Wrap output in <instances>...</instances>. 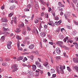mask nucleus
Segmentation results:
<instances>
[{
  "instance_id": "15",
  "label": "nucleus",
  "mask_w": 78,
  "mask_h": 78,
  "mask_svg": "<svg viewBox=\"0 0 78 78\" xmlns=\"http://www.w3.org/2000/svg\"><path fill=\"white\" fill-rule=\"evenodd\" d=\"M2 20L3 22H8V20L5 17L3 18Z\"/></svg>"
},
{
  "instance_id": "3",
  "label": "nucleus",
  "mask_w": 78,
  "mask_h": 78,
  "mask_svg": "<svg viewBox=\"0 0 78 78\" xmlns=\"http://www.w3.org/2000/svg\"><path fill=\"white\" fill-rule=\"evenodd\" d=\"M71 13L69 12H66V15H64L66 19H68V17H69Z\"/></svg>"
},
{
  "instance_id": "11",
  "label": "nucleus",
  "mask_w": 78,
  "mask_h": 78,
  "mask_svg": "<svg viewBox=\"0 0 78 78\" xmlns=\"http://www.w3.org/2000/svg\"><path fill=\"white\" fill-rule=\"evenodd\" d=\"M34 47V44H31L29 46V48L30 49H33Z\"/></svg>"
},
{
  "instance_id": "57",
  "label": "nucleus",
  "mask_w": 78,
  "mask_h": 78,
  "mask_svg": "<svg viewBox=\"0 0 78 78\" xmlns=\"http://www.w3.org/2000/svg\"><path fill=\"white\" fill-rule=\"evenodd\" d=\"M60 73H62V74H64V70H62L60 71Z\"/></svg>"
},
{
  "instance_id": "18",
  "label": "nucleus",
  "mask_w": 78,
  "mask_h": 78,
  "mask_svg": "<svg viewBox=\"0 0 78 78\" xmlns=\"http://www.w3.org/2000/svg\"><path fill=\"white\" fill-rule=\"evenodd\" d=\"M2 29L3 30V31H8L9 30L8 28H6L5 27H3Z\"/></svg>"
},
{
  "instance_id": "2",
  "label": "nucleus",
  "mask_w": 78,
  "mask_h": 78,
  "mask_svg": "<svg viewBox=\"0 0 78 78\" xmlns=\"http://www.w3.org/2000/svg\"><path fill=\"white\" fill-rule=\"evenodd\" d=\"M28 72L29 73V75H28V78H31V77H32L33 76L34 74H33V73L31 72V71L28 70Z\"/></svg>"
},
{
  "instance_id": "27",
  "label": "nucleus",
  "mask_w": 78,
  "mask_h": 78,
  "mask_svg": "<svg viewBox=\"0 0 78 78\" xmlns=\"http://www.w3.org/2000/svg\"><path fill=\"white\" fill-rule=\"evenodd\" d=\"M16 38L18 39V40H21V39H22L21 38V37H20V36H19V35H17L16 36Z\"/></svg>"
},
{
  "instance_id": "49",
  "label": "nucleus",
  "mask_w": 78,
  "mask_h": 78,
  "mask_svg": "<svg viewBox=\"0 0 78 78\" xmlns=\"http://www.w3.org/2000/svg\"><path fill=\"white\" fill-rule=\"evenodd\" d=\"M44 28H45V29H47L48 27H47V25H44Z\"/></svg>"
},
{
  "instance_id": "7",
  "label": "nucleus",
  "mask_w": 78,
  "mask_h": 78,
  "mask_svg": "<svg viewBox=\"0 0 78 78\" xmlns=\"http://www.w3.org/2000/svg\"><path fill=\"white\" fill-rule=\"evenodd\" d=\"M45 33L44 32H41L40 33V36L42 37H45Z\"/></svg>"
},
{
  "instance_id": "26",
  "label": "nucleus",
  "mask_w": 78,
  "mask_h": 78,
  "mask_svg": "<svg viewBox=\"0 0 78 78\" xmlns=\"http://www.w3.org/2000/svg\"><path fill=\"white\" fill-rule=\"evenodd\" d=\"M0 40L1 41H5V37L4 36H2L1 37Z\"/></svg>"
},
{
  "instance_id": "17",
  "label": "nucleus",
  "mask_w": 78,
  "mask_h": 78,
  "mask_svg": "<svg viewBox=\"0 0 78 78\" xmlns=\"http://www.w3.org/2000/svg\"><path fill=\"white\" fill-rule=\"evenodd\" d=\"M11 10H13L15 8V6L12 5L10 6V7L9 8Z\"/></svg>"
},
{
  "instance_id": "60",
  "label": "nucleus",
  "mask_w": 78,
  "mask_h": 78,
  "mask_svg": "<svg viewBox=\"0 0 78 78\" xmlns=\"http://www.w3.org/2000/svg\"><path fill=\"white\" fill-rule=\"evenodd\" d=\"M61 31L62 32H63V31H65L66 30H65V29H64V28H62L61 30Z\"/></svg>"
},
{
  "instance_id": "52",
  "label": "nucleus",
  "mask_w": 78,
  "mask_h": 78,
  "mask_svg": "<svg viewBox=\"0 0 78 78\" xmlns=\"http://www.w3.org/2000/svg\"><path fill=\"white\" fill-rule=\"evenodd\" d=\"M34 32V33H37V34H38V31H37V29H35V30Z\"/></svg>"
},
{
  "instance_id": "50",
  "label": "nucleus",
  "mask_w": 78,
  "mask_h": 78,
  "mask_svg": "<svg viewBox=\"0 0 78 78\" xmlns=\"http://www.w3.org/2000/svg\"><path fill=\"white\" fill-rule=\"evenodd\" d=\"M27 27V30L28 31H30V30H31V29L30 28V27Z\"/></svg>"
},
{
  "instance_id": "29",
  "label": "nucleus",
  "mask_w": 78,
  "mask_h": 78,
  "mask_svg": "<svg viewBox=\"0 0 78 78\" xmlns=\"http://www.w3.org/2000/svg\"><path fill=\"white\" fill-rule=\"evenodd\" d=\"M48 24L49 25H51V26H52V27H54L55 26V25H54V24H53V23H48Z\"/></svg>"
},
{
  "instance_id": "34",
  "label": "nucleus",
  "mask_w": 78,
  "mask_h": 78,
  "mask_svg": "<svg viewBox=\"0 0 78 78\" xmlns=\"http://www.w3.org/2000/svg\"><path fill=\"white\" fill-rule=\"evenodd\" d=\"M35 8H39V5H38V3H37V2H36L35 4Z\"/></svg>"
},
{
  "instance_id": "6",
  "label": "nucleus",
  "mask_w": 78,
  "mask_h": 78,
  "mask_svg": "<svg viewBox=\"0 0 78 78\" xmlns=\"http://www.w3.org/2000/svg\"><path fill=\"white\" fill-rule=\"evenodd\" d=\"M73 58V61L75 63H78V58Z\"/></svg>"
},
{
  "instance_id": "41",
  "label": "nucleus",
  "mask_w": 78,
  "mask_h": 78,
  "mask_svg": "<svg viewBox=\"0 0 78 78\" xmlns=\"http://www.w3.org/2000/svg\"><path fill=\"white\" fill-rule=\"evenodd\" d=\"M38 67H39V68H41L42 66H41V63H40L39 64L37 65Z\"/></svg>"
},
{
  "instance_id": "14",
  "label": "nucleus",
  "mask_w": 78,
  "mask_h": 78,
  "mask_svg": "<svg viewBox=\"0 0 78 78\" xmlns=\"http://www.w3.org/2000/svg\"><path fill=\"white\" fill-rule=\"evenodd\" d=\"M23 59V56H20L18 58V59L17 60V61H20V60H22Z\"/></svg>"
},
{
  "instance_id": "64",
  "label": "nucleus",
  "mask_w": 78,
  "mask_h": 78,
  "mask_svg": "<svg viewBox=\"0 0 78 78\" xmlns=\"http://www.w3.org/2000/svg\"><path fill=\"white\" fill-rule=\"evenodd\" d=\"M74 68L75 69H76V70H77L78 69V67L76 66H74Z\"/></svg>"
},
{
  "instance_id": "55",
  "label": "nucleus",
  "mask_w": 78,
  "mask_h": 78,
  "mask_svg": "<svg viewBox=\"0 0 78 78\" xmlns=\"http://www.w3.org/2000/svg\"><path fill=\"white\" fill-rule=\"evenodd\" d=\"M56 76V74H54L52 75V77L53 78H55Z\"/></svg>"
},
{
  "instance_id": "58",
  "label": "nucleus",
  "mask_w": 78,
  "mask_h": 78,
  "mask_svg": "<svg viewBox=\"0 0 78 78\" xmlns=\"http://www.w3.org/2000/svg\"><path fill=\"white\" fill-rule=\"evenodd\" d=\"M59 31H60V29H59V28H58L56 30V31L57 32H59Z\"/></svg>"
},
{
  "instance_id": "54",
  "label": "nucleus",
  "mask_w": 78,
  "mask_h": 78,
  "mask_svg": "<svg viewBox=\"0 0 78 78\" xmlns=\"http://www.w3.org/2000/svg\"><path fill=\"white\" fill-rule=\"evenodd\" d=\"M34 15L32 14V17H31V19L32 20H33V19L34 18Z\"/></svg>"
},
{
  "instance_id": "25",
  "label": "nucleus",
  "mask_w": 78,
  "mask_h": 78,
  "mask_svg": "<svg viewBox=\"0 0 78 78\" xmlns=\"http://www.w3.org/2000/svg\"><path fill=\"white\" fill-rule=\"evenodd\" d=\"M48 63L47 62H45L44 63H43V66H45V67H47L48 65Z\"/></svg>"
},
{
  "instance_id": "48",
  "label": "nucleus",
  "mask_w": 78,
  "mask_h": 78,
  "mask_svg": "<svg viewBox=\"0 0 78 78\" xmlns=\"http://www.w3.org/2000/svg\"><path fill=\"white\" fill-rule=\"evenodd\" d=\"M35 64H36V65H37V66L39 65V64H40V63H39V62L37 61L35 62Z\"/></svg>"
},
{
  "instance_id": "44",
  "label": "nucleus",
  "mask_w": 78,
  "mask_h": 78,
  "mask_svg": "<svg viewBox=\"0 0 78 78\" xmlns=\"http://www.w3.org/2000/svg\"><path fill=\"white\" fill-rule=\"evenodd\" d=\"M16 32L17 33H19V32L20 31V28H18L16 29Z\"/></svg>"
},
{
  "instance_id": "63",
  "label": "nucleus",
  "mask_w": 78,
  "mask_h": 78,
  "mask_svg": "<svg viewBox=\"0 0 78 78\" xmlns=\"http://www.w3.org/2000/svg\"><path fill=\"white\" fill-rule=\"evenodd\" d=\"M49 44L51 45H53V43L52 42H49Z\"/></svg>"
},
{
  "instance_id": "39",
  "label": "nucleus",
  "mask_w": 78,
  "mask_h": 78,
  "mask_svg": "<svg viewBox=\"0 0 78 78\" xmlns=\"http://www.w3.org/2000/svg\"><path fill=\"white\" fill-rule=\"evenodd\" d=\"M26 30H24L22 32V34H24V35H25L26 34Z\"/></svg>"
},
{
  "instance_id": "4",
  "label": "nucleus",
  "mask_w": 78,
  "mask_h": 78,
  "mask_svg": "<svg viewBox=\"0 0 78 78\" xmlns=\"http://www.w3.org/2000/svg\"><path fill=\"white\" fill-rule=\"evenodd\" d=\"M62 22V20H60L58 22H55V25H59L61 24Z\"/></svg>"
},
{
  "instance_id": "30",
  "label": "nucleus",
  "mask_w": 78,
  "mask_h": 78,
  "mask_svg": "<svg viewBox=\"0 0 78 78\" xmlns=\"http://www.w3.org/2000/svg\"><path fill=\"white\" fill-rule=\"evenodd\" d=\"M11 44H7V47L9 49H11Z\"/></svg>"
},
{
  "instance_id": "51",
  "label": "nucleus",
  "mask_w": 78,
  "mask_h": 78,
  "mask_svg": "<svg viewBox=\"0 0 78 78\" xmlns=\"http://www.w3.org/2000/svg\"><path fill=\"white\" fill-rule=\"evenodd\" d=\"M35 54L37 55H39V52L38 51H35Z\"/></svg>"
},
{
  "instance_id": "62",
  "label": "nucleus",
  "mask_w": 78,
  "mask_h": 78,
  "mask_svg": "<svg viewBox=\"0 0 78 78\" xmlns=\"http://www.w3.org/2000/svg\"><path fill=\"white\" fill-rule=\"evenodd\" d=\"M24 27V24H23V23H22L21 24L20 27Z\"/></svg>"
},
{
  "instance_id": "56",
  "label": "nucleus",
  "mask_w": 78,
  "mask_h": 78,
  "mask_svg": "<svg viewBox=\"0 0 78 78\" xmlns=\"http://www.w3.org/2000/svg\"><path fill=\"white\" fill-rule=\"evenodd\" d=\"M68 28L70 30H71V29H72V26H68Z\"/></svg>"
},
{
  "instance_id": "19",
  "label": "nucleus",
  "mask_w": 78,
  "mask_h": 78,
  "mask_svg": "<svg viewBox=\"0 0 78 78\" xmlns=\"http://www.w3.org/2000/svg\"><path fill=\"white\" fill-rule=\"evenodd\" d=\"M68 39H69V37H66L63 40L64 42H66V41H68Z\"/></svg>"
},
{
  "instance_id": "32",
  "label": "nucleus",
  "mask_w": 78,
  "mask_h": 78,
  "mask_svg": "<svg viewBox=\"0 0 78 78\" xmlns=\"http://www.w3.org/2000/svg\"><path fill=\"white\" fill-rule=\"evenodd\" d=\"M14 14L13 12L11 13H10L9 15V17H12V15Z\"/></svg>"
},
{
  "instance_id": "16",
  "label": "nucleus",
  "mask_w": 78,
  "mask_h": 78,
  "mask_svg": "<svg viewBox=\"0 0 78 78\" xmlns=\"http://www.w3.org/2000/svg\"><path fill=\"white\" fill-rule=\"evenodd\" d=\"M14 69L12 70V72H14L16 71H17V70L19 69V68H13Z\"/></svg>"
},
{
  "instance_id": "37",
  "label": "nucleus",
  "mask_w": 78,
  "mask_h": 78,
  "mask_svg": "<svg viewBox=\"0 0 78 78\" xmlns=\"http://www.w3.org/2000/svg\"><path fill=\"white\" fill-rule=\"evenodd\" d=\"M17 45L18 48L20 47V41H18Z\"/></svg>"
},
{
  "instance_id": "12",
  "label": "nucleus",
  "mask_w": 78,
  "mask_h": 78,
  "mask_svg": "<svg viewBox=\"0 0 78 78\" xmlns=\"http://www.w3.org/2000/svg\"><path fill=\"white\" fill-rule=\"evenodd\" d=\"M36 73L35 74V76H39V71L36 70Z\"/></svg>"
},
{
  "instance_id": "20",
  "label": "nucleus",
  "mask_w": 78,
  "mask_h": 78,
  "mask_svg": "<svg viewBox=\"0 0 78 78\" xmlns=\"http://www.w3.org/2000/svg\"><path fill=\"white\" fill-rule=\"evenodd\" d=\"M45 17L47 19L48 18V13H45L44 14Z\"/></svg>"
},
{
  "instance_id": "28",
  "label": "nucleus",
  "mask_w": 78,
  "mask_h": 78,
  "mask_svg": "<svg viewBox=\"0 0 78 78\" xmlns=\"http://www.w3.org/2000/svg\"><path fill=\"white\" fill-rule=\"evenodd\" d=\"M67 70L69 72H72V69L70 68V67L68 66L67 67Z\"/></svg>"
},
{
  "instance_id": "1",
  "label": "nucleus",
  "mask_w": 78,
  "mask_h": 78,
  "mask_svg": "<svg viewBox=\"0 0 78 78\" xmlns=\"http://www.w3.org/2000/svg\"><path fill=\"white\" fill-rule=\"evenodd\" d=\"M56 44H57L58 46H59L61 48H63L64 47V46L62 45H63V42L62 41H58L56 43Z\"/></svg>"
},
{
  "instance_id": "61",
  "label": "nucleus",
  "mask_w": 78,
  "mask_h": 78,
  "mask_svg": "<svg viewBox=\"0 0 78 78\" xmlns=\"http://www.w3.org/2000/svg\"><path fill=\"white\" fill-rule=\"evenodd\" d=\"M40 46L41 48H42V42H40Z\"/></svg>"
},
{
  "instance_id": "47",
  "label": "nucleus",
  "mask_w": 78,
  "mask_h": 78,
  "mask_svg": "<svg viewBox=\"0 0 78 78\" xmlns=\"http://www.w3.org/2000/svg\"><path fill=\"white\" fill-rule=\"evenodd\" d=\"M34 58V56L33 55H31L30 56V58L32 60H33V58Z\"/></svg>"
},
{
  "instance_id": "36",
  "label": "nucleus",
  "mask_w": 78,
  "mask_h": 78,
  "mask_svg": "<svg viewBox=\"0 0 78 78\" xmlns=\"http://www.w3.org/2000/svg\"><path fill=\"white\" fill-rule=\"evenodd\" d=\"M77 1H78V0H73V2L74 4H76V3H77Z\"/></svg>"
},
{
  "instance_id": "8",
  "label": "nucleus",
  "mask_w": 78,
  "mask_h": 78,
  "mask_svg": "<svg viewBox=\"0 0 78 78\" xmlns=\"http://www.w3.org/2000/svg\"><path fill=\"white\" fill-rule=\"evenodd\" d=\"M18 67V65L16 64H13V65L11 66V68L13 69V68H17Z\"/></svg>"
},
{
  "instance_id": "13",
  "label": "nucleus",
  "mask_w": 78,
  "mask_h": 78,
  "mask_svg": "<svg viewBox=\"0 0 78 78\" xmlns=\"http://www.w3.org/2000/svg\"><path fill=\"white\" fill-rule=\"evenodd\" d=\"M73 44H74L76 47V48L77 49H78V44L76 42H74L73 43Z\"/></svg>"
},
{
  "instance_id": "10",
  "label": "nucleus",
  "mask_w": 78,
  "mask_h": 78,
  "mask_svg": "<svg viewBox=\"0 0 78 78\" xmlns=\"http://www.w3.org/2000/svg\"><path fill=\"white\" fill-rule=\"evenodd\" d=\"M32 70H33V71H35L36 69V65H32Z\"/></svg>"
},
{
  "instance_id": "38",
  "label": "nucleus",
  "mask_w": 78,
  "mask_h": 78,
  "mask_svg": "<svg viewBox=\"0 0 78 78\" xmlns=\"http://www.w3.org/2000/svg\"><path fill=\"white\" fill-rule=\"evenodd\" d=\"M12 44V42L9 41L7 43V45H11Z\"/></svg>"
},
{
  "instance_id": "23",
  "label": "nucleus",
  "mask_w": 78,
  "mask_h": 78,
  "mask_svg": "<svg viewBox=\"0 0 78 78\" xmlns=\"http://www.w3.org/2000/svg\"><path fill=\"white\" fill-rule=\"evenodd\" d=\"M31 6L30 4H28L26 6V8H28V9H29L31 8Z\"/></svg>"
},
{
  "instance_id": "45",
  "label": "nucleus",
  "mask_w": 78,
  "mask_h": 78,
  "mask_svg": "<svg viewBox=\"0 0 78 78\" xmlns=\"http://www.w3.org/2000/svg\"><path fill=\"white\" fill-rule=\"evenodd\" d=\"M18 50H20L21 51H22V50H23V48H20L19 47L18 48Z\"/></svg>"
},
{
  "instance_id": "5",
  "label": "nucleus",
  "mask_w": 78,
  "mask_h": 78,
  "mask_svg": "<svg viewBox=\"0 0 78 78\" xmlns=\"http://www.w3.org/2000/svg\"><path fill=\"white\" fill-rule=\"evenodd\" d=\"M56 51L57 53L58 54V55H59V54L61 53V51H60V49L59 48H56Z\"/></svg>"
},
{
  "instance_id": "9",
  "label": "nucleus",
  "mask_w": 78,
  "mask_h": 78,
  "mask_svg": "<svg viewBox=\"0 0 78 78\" xmlns=\"http://www.w3.org/2000/svg\"><path fill=\"white\" fill-rule=\"evenodd\" d=\"M58 5L59 6H60V7H64V5L61 4V2H60L58 3Z\"/></svg>"
},
{
  "instance_id": "21",
  "label": "nucleus",
  "mask_w": 78,
  "mask_h": 78,
  "mask_svg": "<svg viewBox=\"0 0 78 78\" xmlns=\"http://www.w3.org/2000/svg\"><path fill=\"white\" fill-rule=\"evenodd\" d=\"M24 12H27L28 11H30V9L28 8H26L24 9Z\"/></svg>"
},
{
  "instance_id": "24",
  "label": "nucleus",
  "mask_w": 78,
  "mask_h": 78,
  "mask_svg": "<svg viewBox=\"0 0 78 78\" xmlns=\"http://www.w3.org/2000/svg\"><path fill=\"white\" fill-rule=\"evenodd\" d=\"M41 3L42 5H46V2L42 0L41 1Z\"/></svg>"
},
{
  "instance_id": "33",
  "label": "nucleus",
  "mask_w": 78,
  "mask_h": 78,
  "mask_svg": "<svg viewBox=\"0 0 78 78\" xmlns=\"http://www.w3.org/2000/svg\"><path fill=\"white\" fill-rule=\"evenodd\" d=\"M55 20H59V17L58 16H56L55 17Z\"/></svg>"
},
{
  "instance_id": "46",
  "label": "nucleus",
  "mask_w": 78,
  "mask_h": 78,
  "mask_svg": "<svg viewBox=\"0 0 78 78\" xmlns=\"http://www.w3.org/2000/svg\"><path fill=\"white\" fill-rule=\"evenodd\" d=\"M73 22H74V23H75L76 25L78 26V22H76V21L75 20H74Z\"/></svg>"
},
{
  "instance_id": "22",
  "label": "nucleus",
  "mask_w": 78,
  "mask_h": 78,
  "mask_svg": "<svg viewBox=\"0 0 78 78\" xmlns=\"http://www.w3.org/2000/svg\"><path fill=\"white\" fill-rule=\"evenodd\" d=\"M51 73H55V69H51Z\"/></svg>"
},
{
  "instance_id": "42",
  "label": "nucleus",
  "mask_w": 78,
  "mask_h": 78,
  "mask_svg": "<svg viewBox=\"0 0 78 78\" xmlns=\"http://www.w3.org/2000/svg\"><path fill=\"white\" fill-rule=\"evenodd\" d=\"M34 22L35 23H38V22H39V20H38L37 19H36L35 20Z\"/></svg>"
},
{
  "instance_id": "40",
  "label": "nucleus",
  "mask_w": 78,
  "mask_h": 78,
  "mask_svg": "<svg viewBox=\"0 0 78 78\" xmlns=\"http://www.w3.org/2000/svg\"><path fill=\"white\" fill-rule=\"evenodd\" d=\"M73 36H76V31H74L73 32Z\"/></svg>"
},
{
  "instance_id": "35",
  "label": "nucleus",
  "mask_w": 78,
  "mask_h": 78,
  "mask_svg": "<svg viewBox=\"0 0 78 78\" xmlns=\"http://www.w3.org/2000/svg\"><path fill=\"white\" fill-rule=\"evenodd\" d=\"M2 66H7L8 65V63L5 62H4L2 64Z\"/></svg>"
},
{
  "instance_id": "43",
  "label": "nucleus",
  "mask_w": 78,
  "mask_h": 78,
  "mask_svg": "<svg viewBox=\"0 0 78 78\" xmlns=\"http://www.w3.org/2000/svg\"><path fill=\"white\" fill-rule=\"evenodd\" d=\"M38 72H39V73L40 72L41 74H42L43 73V71L40 70V69L38 70Z\"/></svg>"
},
{
  "instance_id": "59",
  "label": "nucleus",
  "mask_w": 78,
  "mask_h": 78,
  "mask_svg": "<svg viewBox=\"0 0 78 78\" xmlns=\"http://www.w3.org/2000/svg\"><path fill=\"white\" fill-rule=\"evenodd\" d=\"M9 1L10 3H14V0H9Z\"/></svg>"
},
{
  "instance_id": "31",
  "label": "nucleus",
  "mask_w": 78,
  "mask_h": 78,
  "mask_svg": "<svg viewBox=\"0 0 78 78\" xmlns=\"http://www.w3.org/2000/svg\"><path fill=\"white\" fill-rule=\"evenodd\" d=\"M59 37L61 39H62L64 37V36L63 35H59Z\"/></svg>"
},
{
  "instance_id": "53",
  "label": "nucleus",
  "mask_w": 78,
  "mask_h": 78,
  "mask_svg": "<svg viewBox=\"0 0 78 78\" xmlns=\"http://www.w3.org/2000/svg\"><path fill=\"white\" fill-rule=\"evenodd\" d=\"M25 40H28L29 39H30V38H29V37H25Z\"/></svg>"
}]
</instances>
